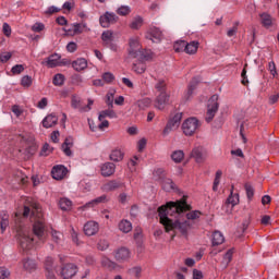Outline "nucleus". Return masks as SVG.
I'll return each mask as SVG.
<instances>
[{
	"instance_id": "f257e3e1",
	"label": "nucleus",
	"mask_w": 279,
	"mask_h": 279,
	"mask_svg": "<svg viewBox=\"0 0 279 279\" xmlns=\"http://www.w3.org/2000/svg\"><path fill=\"white\" fill-rule=\"evenodd\" d=\"M191 208V205L186 204V198L183 197L178 202H170L165 206L158 208L160 223L165 227L166 231L179 230L182 236H189V230H191V221L184 220L182 217L184 213Z\"/></svg>"
},
{
	"instance_id": "f03ea898",
	"label": "nucleus",
	"mask_w": 279,
	"mask_h": 279,
	"mask_svg": "<svg viewBox=\"0 0 279 279\" xmlns=\"http://www.w3.org/2000/svg\"><path fill=\"white\" fill-rule=\"evenodd\" d=\"M219 111V95L215 94L213 95L207 105V113H206V122L210 123L213 119H215V116Z\"/></svg>"
},
{
	"instance_id": "7ed1b4c3",
	"label": "nucleus",
	"mask_w": 279,
	"mask_h": 279,
	"mask_svg": "<svg viewBox=\"0 0 279 279\" xmlns=\"http://www.w3.org/2000/svg\"><path fill=\"white\" fill-rule=\"evenodd\" d=\"M197 128H199V120L196 118H189L182 124L183 134H185V136H193V134L197 132Z\"/></svg>"
},
{
	"instance_id": "20e7f679",
	"label": "nucleus",
	"mask_w": 279,
	"mask_h": 279,
	"mask_svg": "<svg viewBox=\"0 0 279 279\" xmlns=\"http://www.w3.org/2000/svg\"><path fill=\"white\" fill-rule=\"evenodd\" d=\"M182 122V113H175L172 118H170L163 129V136H168L173 130H178L180 128V123Z\"/></svg>"
},
{
	"instance_id": "39448f33",
	"label": "nucleus",
	"mask_w": 279,
	"mask_h": 279,
	"mask_svg": "<svg viewBox=\"0 0 279 279\" xmlns=\"http://www.w3.org/2000/svg\"><path fill=\"white\" fill-rule=\"evenodd\" d=\"M113 256L117 263H128V260H130L132 257V252L126 246H119L113 252Z\"/></svg>"
},
{
	"instance_id": "423d86ee",
	"label": "nucleus",
	"mask_w": 279,
	"mask_h": 279,
	"mask_svg": "<svg viewBox=\"0 0 279 279\" xmlns=\"http://www.w3.org/2000/svg\"><path fill=\"white\" fill-rule=\"evenodd\" d=\"M131 58H137L140 62H149L154 58V52L149 49L140 48L138 51H131Z\"/></svg>"
},
{
	"instance_id": "0eeeda50",
	"label": "nucleus",
	"mask_w": 279,
	"mask_h": 279,
	"mask_svg": "<svg viewBox=\"0 0 279 279\" xmlns=\"http://www.w3.org/2000/svg\"><path fill=\"white\" fill-rule=\"evenodd\" d=\"M191 158H194L195 162L198 165L206 162V159L208 158V151H206V148L197 146L192 149Z\"/></svg>"
},
{
	"instance_id": "6e6552de",
	"label": "nucleus",
	"mask_w": 279,
	"mask_h": 279,
	"mask_svg": "<svg viewBox=\"0 0 279 279\" xmlns=\"http://www.w3.org/2000/svg\"><path fill=\"white\" fill-rule=\"evenodd\" d=\"M117 21H119V16L108 11L105 12V14L99 17V23L101 27H105V28L110 27V25H113V23H117Z\"/></svg>"
},
{
	"instance_id": "1a4fd4ad",
	"label": "nucleus",
	"mask_w": 279,
	"mask_h": 279,
	"mask_svg": "<svg viewBox=\"0 0 279 279\" xmlns=\"http://www.w3.org/2000/svg\"><path fill=\"white\" fill-rule=\"evenodd\" d=\"M77 274V266L75 264H66L61 268L60 276L63 279H71Z\"/></svg>"
},
{
	"instance_id": "9d476101",
	"label": "nucleus",
	"mask_w": 279,
	"mask_h": 279,
	"mask_svg": "<svg viewBox=\"0 0 279 279\" xmlns=\"http://www.w3.org/2000/svg\"><path fill=\"white\" fill-rule=\"evenodd\" d=\"M33 232L39 241H43L45 239V221L36 220L33 225Z\"/></svg>"
},
{
	"instance_id": "9b49d317",
	"label": "nucleus",
	"mask_w": 279,
	"mask_h": 279,
	"mask_svg": "<svg viewBox=\"0 0 279 279\" xmlns=\"http://www.w3.org/2000/svg\"><path fill=\"white\" fill-rule=\"evenodd\" d=\"M66 173H69V170L63 165L54 166L51 170L53 180H64Z\"/></svg>"
},
{
	"instance_id": "f8f14e48",
	"label": "nucleus",
	"mask_w": 279,
	"mask_h": 279,
	"mask_svg": "<svg viewBox=\"0 0 279 279\" xmlns=\"http://www.w3.org/2000/svg\"><path fill=\"white\" fill-rule=\"evenodd\" d=\"M97 232H99V223H97L96 221H87L84 225V233L86 234V236H95Z\"/></svg>"
},
{
	"instance_id": "ddd939ff",
	"label": "nucleus",
	"mask_w": 279,
	"mask_h": 279,
	"mask_svg": "<svg viewBox=\"0 0 279 279\" xmlns=\"http://www.w3.org/2000/svg\"><path fill=\"white\" fill-rule=\"evenodd\" d=\"M61 58L62 56L52 53L46 59V61H43L41 64H46L48 69H56V66H59Z\"/></svg>"
},
{
	"instance_id": "4468645a",
	"label": "nucleus",
	"mask_w": 279,
	"mask_h": 279,
	"mask_svg": "<svg viewBox=\"0 0 279 279\" xmlns=\"http://www.w3.org/2000/svg\"><path fill=\"white\" fill-rule=\"evenodd\" d=\"M100 171L104 178H110V175H114V172L117 171V166L108 161L101 166Z\"/></svg>"
},
{
	"instance_id": "2eb2a0df",
	"label": "nucleus",
	"mask_w": 279,
	"mask_h": 279,
	"mask_svg": "<svg viewBox=\"0 0 279 279\" xmlns=\"http://www.w3.org/2000/svg\"><path fill=\"white\" fill-rule=\"evenodd\" d=\"M167 104H169V95L167 94V92L159 93L155 100V107L158 110H165V106H167Z\"/></svg>"
},
{
	"instance_id": "dca6fc26",
	"label": "nucleus",
	"mask_w": 279,
	"mask_h": 279,
	"mask_svg": "<svg viewBox=\"0 0 279 279\" xmlns=\"http://www.w3.org/2000/svg\"><path fill=\"white\" fill-rule=\"evenodd\" d=\"M43 128L46 130H49V128H53V125H58V116L54 113L48 114L44 120H43Z\"/></svg>"
},
{
	"instance_id": "f3484780",
	"label": "nucleus",
	"mask_w": 279,
	"mask_h": 279,
	"mask_svg": "<svg viewBox=\"0 0 279 279\" xmlns=\"http://www.w3.org/2000/svg\"><path fill=\"white\" fill-rule=\"evenodd\" d=\"M146 38L153 40V43H160L162 40V31L158 27H153Z\"/></svg>"
},
{
	"instance_id": "a211bd4d",
	"label": "nucleus",
	"mask_w": 279,
	"mask_h": 279,
	"mask_svg": "<svg viewBox=\"0 0 279 279\" xmlns=\"http://www.w3.org/2000/svg\"><path fill=\"white\" fill-rule=\"evenodd\" d=\"M125 158V153L121 150V148H114L111 150V154L109 155V159L112 162H121Z\"/></svg>"
},
{
	"instance_id": "6ab92c4d",
	"label": "nucleus",
	"mask_w": 279,
	"mask_h": 279,
	"mask_svg": "<svg viewBox=\"0 0 279 279\" xmlns=\"http://www.w3.org/2000/svg\"><path fill=\"white\" fill-rule=\"evenodd\" d=\"M260 24L265 29H269V27H272L274 25V17L269 13H262L259 14Z\"/></svg>"
},
{
	"instance_id": "aec40b11",
	"label": "nucleus",
	"mask_w": 279,
	"mask_h": 279,
	"mask_svg": "<svg viewBox=\"0 0 279 279\" xmlns=\"http://www.w3.org/2000/svg\"><path fill=\"white\" fill-rule=\"evenodd\" d=\"M198 84H199V81H197L196 77L192 78V81L190 82V84L187 86V90L184 93V99L186 101H189V99H191V97H193V93H194L195 88H197Z\"/></svg>"
},
{
	"instance_id": "412c9836",
	"label": "nucleus",
	"mask_w": 279,
	"mask_h": 279,
	"mask_svg": "<svg viewBox=\"0 0 279 279\" xmlns=\"http://www.w3.org/2000/svg\"><path fill=\"white\" fill-rule=\"evenodd\" d=\"M71 147H73V137L69 136L64 140L63 144L61 145V149L63 154L71 157L73 156V151L71 150Z\"/></svg>"
},
{
	"instance_id": "4be33fe9",
	"label": "nucleus",
	"mask_w": 279,
	"mask_h": 279,
	"mask_svg": "<svg viewBox=\"0 0 279 279\" xmlns=\"http://www.w3.org/2000/svg\"><path fill=\"white\" fill-rule=\"evenodd\" d=\"M197 49H199V41L194 40L185 44L184 52L189 56H195V53H197Z\"/></svg>"
},
{
	"instance_id": "5701e85b",
	"label": "nucleus",
	"mask_w": 279,
	"mask_h": 279,
	"mask_svg": "<svg viewBox=\"0 0 279 279\" xmlns=\"http://www.w3.org/2000/svg\"><path fill=\"white\" fill-rule=\"evenodd\" d=\"M121 187H123V183L117 180L109 181L102 186L104 191H107V192L117 191L118 189H121Z\"/></svg>"
},
{
	"instance_id": "b1692460",
	"label": "nucleus",
	"mask_w": 279,
	"mask_h": 279,
	"mask_svg": "<svg viewBox=\"0 0 279 279\" xmlns=\"http://www.w3.org/2000/svg\"><path fill=\"white\" fill-rule=\"evenodd\" d=\"M87 66H88V62L84 58L77 59L72 62V69H74V71H77V72L84 71V69H86Z\"/></svg>"
},
{
	"instance_id": "393cba45",
	"label": "nucleus",
	"mask_w": 279,
	"mask_h": 279,
	"mask_svg": "<svg viewBox=\"0 0 279 279\" xmlns=\"http://www.w3.org/2000/svg\"><path fill=\"white\" fill-rule=\"evenodd\" d=\"M226 243V236L221 231H215L213 233L211 245H223Z\"/></svg>"
},
{
	"instance_id": "a878e982",
	"label": "nucleus",
	"mask_w": 279,
	"mask_h": 279,
	"mask_svg": "<svg viewBox=\"0 0 279 279\" xmlns=\"http://www.w3.org/2000/svg\"><path fill=\"white\" fill-rule=\"evenodd\" d=\"M119 231L123 232L124 234H128V232H132V222L129 220H121L118 225Z\"/></svg>"
},
{
	"instance_id": "bb28decb",
	"label": "nucleus",
	"mask_w": 279,
	"mask_h": 279,
	"mask_svg": "<svg viewBox=\"0 0 279 279\" xmlns=\"http://www.w3.org/2000/svg\"><path fill=\"white\" fill-rule=\"evenodd\" d=\"M106 117H108L109 119H117V112H114V110H112V108L102 110L98 116V120L104 121L106 119Z\"/></svg>"
},
{
	"instance_id": "cd10ccee",
	"label": "nucleus",
	"mask_w": 279,
	"mask_h": 279,
	"mask_svg": "<svg viewBox=\"0 0 279 279\" xmlns=\"http://www.w3.org/2000/svg\"><path fill=\"white\" fill-rule=\"evenodd\" d=\"M71 106L74 110H80L82 112V109L84 108V105L82 104V98H80L77 95H72Z\"/></svg>"
},
{
	"instance_id": "c85d7f7f",
	"label": "nucleus",
	"mask_w": 279,
	"mask_h": 279,
	"mask_svg": "<svg viewBox=\"0 0 279 279\" xmlns=\"http://www.w3.org/2000/svg\"><path fill=\"white\" fill-rule=\"evenodd\" d=\"M23 268L25 269V271H36V262H34L33 259L26 258L23 262Z\"/></svg>"
},
{
	"instance_id": "c756f323",
	"label": "nucleus",
	"mask_w": 279,
	"mask_h": 279,
	"mask_svg": "<svg viewBox=\"0 0 279 279\" xmlns=\"http://www.w3.org/2000/svg\"><path fill=\"white\" fill-rule=\"evenodd\" d=\"M132 71L138 75H142V73L147 71V65L143 61H138L137 63H133Z\"/></svg>"
},
{
	"instance_id": "7c9ffc66",
	"label": "nucleus",
	"mask_w": 279,
	"mask_h": 279,
	"mask_svg": "<svg viewBox=\"0 0 279 279\" xmlns=\"http://www.w3.org/2000/svg\"><path fill=\"white\" fill-rule=\"evenodd\" d=\"M129 45V56H132V51H138L141 49V41H138V38H131Z\"/></svg>"
},
{
	"instance_id": "2f4dec72",
	"label": "nucleus",
	"mask_w": 279,
	"mask_h": 279,
	"mask_svg": "<svg viewBox=\"0 0 279 279\" xmlns=\"http://www.w3.org/2000/svg\"><path fill=\"white\" fill-rule=\"evenodd\" d=\"M59 207L64 211L71 210V208H73V202H71L69 198H60Z\"/></svg>"
},
{
	"instance_id": "473e14b6",
	"label": "nucleus",
	"mask_w": 279,
	"mask_h": 279,
	"mask_svg": "<svg viewBox=\"0 0 279 279\" xmlns=\"http://www.w3.org/2000/svg\"><path fill=\"white\" fill-rule=\"evenodd\" d=\"M173 49L175 53H182L186 49V40H177L173 44Z\"/></svg>"
},
{
	"instance_id": "72a5a7b5",
	"label": "nucleus",
	"mask_w": 279,
	"mask_h": 279,
	"mask_svg": "<svg viewBox=\"0 0 279 279\" xmlns=\"http://www.w3.org/2000/svg\"><path fill=\"white\" fill-rule=\"evenodd\" d=\"M171 159L173 160V162H175L177 165H180V162H182V160H184V150H174L171 154Z\"/></svg>"
},
{
	"instance_id": "f704fd0d",
	"label": "nucleus",
	"mask_w": 279,
	"mask_h": 279,
	"mask_svg": "<svg viewBox=\"0 0 279 279\" xmlns=\"http://www.w3.org/2000/svg\"><path fill=\"white\" fill-rule=\"evenodd\" d=\"M162 189L167 193H169L170 191H175V183L171 179H165L162 181Z\"/></svg>"
},
{
	"instance_id": "c9c22d12",
	"label": "nucleus",
	"mask_w": 279,
	"mask_h": 279,
	"mask_svg": "<svg viewBox=\"0 0 279 279\" xmlns=\"http://www.w3.org/2000/svg\"><path fill=\"white\" fill-rule=\"evenodd\" d=\"M143 27V17L141 15H136L130 24L131 29H141Z\"/></svg>"
},
{
	"instance_id": "e433bc0d",
	"label": "nucleus",
	"mask_w": 279,
	"mask_h": 279,
	"mask_svg": "<svg viewBox=\"0 0 279 279\" xmlns=\"http://www.w3.org/2000/svg\"><path fill=\"white\" fill-rule=\"evenodd\" d=\"M108 202V196L106 194L98 196L97 198L93 199L92 202L87 203L85 206L90 208V206H95V204H106Z\"/></svg>"
},
{
	"instance_id": "4c0bfd02",
	"label": "nucleus",
	"mask_w": 279,
	"mask_h": 279,
	"mask_svg": "<svg viewBox=\"0 0 279 279\" xmlns=\"http://www.w3.org/2000/svg\"><path fill=\"white\" fill-rule=\"evenodd\" d=\"M101 40L104 41L105 45H108L109 43H112L114 40V37L112 36L111 31H105L101 34Z\"/></svg>"
},
{
	"instance_id": "58836bf2",
	"label": "nucleus",
	"mask_w": 279,
	"mask_h": 279,
	"mask_svg": "<svg viewBox=\"0 0 279 279\" xmlns=\"http://www.w3.org/2000/svg\"><path fill=\"white\" fill-rule=\"evenodd\" d=\"M51 236L54 243H62V240L64 239V234L58 230H52Z\"/></svg>"
},
{
	"instance_id": "ea45409f",
	"label": "nucleus",
	"mask_w": 279,
	"mask_h": 279,
	"mask_svg": "<svg viewBox=\"0 0 279 279\" xmlns=\"http://www.w3.org/2000/svg\"><path fill=\"white\" fill-rule=\"evenodd\" d=\"M106 104L109 108H114V90H109L106 95Z\"/></svg>"
},
{
	"instance_id": "a19ab883",
	"label": "nucleus",
	"mask_w": 279,
	"mask_h": 279,
	"mask_svg": "<svg viewBox=\"0 0 279 279\" xmlns=\"http://www.w3.org/2000/svg\"><path fill=\"white\" fill-rule=\"evenodd\" d=\"M226 204H230L232 208H234V206H236V204H239V194H233L231 192V194L229 195V197L227 198Z\"/></svg>"
},
{
	"instance_id": "79ce46f5",
	"label": "nucleus",
	"mask_w": 279,
	"mask_h": 279,
	"mask_svg": "<svg viewBox=\"0 0 279 279\" xmlns=\"http://www.w3.org/2000/svg\"><path fill=\"white\" fill-rule=\"evenodd\" d=\"M155 88L158 93H167V82L165 80H158V82L155 85Z\"/></svg>"
},
{
	"instance_id": "37998d69",
	"label": "nucleus",
	"mask_w": 279,
	"mask_h": 279,
	"mask_svg": "<svg viewBox=\"0 0 279 279\" xmlns=\"http://www.w3.org/2000/svg\"><path fill=\"white\" fill-rule=\"evenodd\" d=\"M234 255V247L227 251V253L223 255V263H226V267L232 263V256Z\"/></svg>"
},
{
	"instance_id": "c03bdc74",
	"label": "nucleus",
	"mask_w": 279,
	"mask_h": 279,
	"mask_svg": "<svg viewBox=\"0 0 279 279\" xmlns=\"http://www.w3.org/2000/svg\"><path fill=\"white\" fill-rule=\"evenodd\" d=\"M54 86H64V74H56L52 78Z\"/></svg>"
},
{
	"instance_id": "a18cd8bd",
	"label": "nucleus",
	"mask_w": 279,
	"mask_h": 279,
	"mask_svg": "<svg viewBox=\"0 0 279 279\" xmlns=\"http://www.w3.org/2000/svg\"><path fill=\"white\" fill-rule=\"evenodd\" d=\"M101 77L105 84H112L114 82V74L112 72H105Z\"/></svg>"
},
{
	"instance_id": "49530a36",
	"label": "nucleus",
	"mask_w": 279,
	"mask_h": 279,
	"mask_svg": "<svg viewBox=\"0 0 279 279\" xmlns=\"http://www.w3.org/2000/svg\"><path fill=\"white\" fill-rule=\"evenodd\" d=\"M149 106H151V99L149 98H144L137 101V107L141 110H145V108H149Z\"/></svg>"
},
{
	"instance_id": "de8ad7c7",
	"label": "nucleus",
	"mask_w": 279,
	"mask_h": 279,
	"mask_svg": "<svg viewBox=\"0 0 279 279\" xmlns=\"http://www.w3.org/2000/svg\"><path fill=\"white\" fill-rule=\"evenodd\" d=\"M45 270L46 271H56V266L53 265V259L51 257L46 258Z\"/></svg>"
},
{
	"instance_id": "09e8293b",
	"label": "nucleus",
	"mask_w": 279,
	"mask_h": 279,
	"mask_svg": "<svg viewBox=\"0 0 279 279\" xmlns=\"http://www.w3.org/2000/svg\"><path fill=\"white\" fill-rule=\"evenodd\" d=\"M130 12H132V9H130L129 5H122L117 10V14H119V16H128Z\"/></svg>"
},
{
	"instance_id": "8fccbe9b",
	"label": "nucleus",
	"mask_w": 279,
	"mask_h": 279,
	"mask_svg": "<svg viewBox=\"0 0 279 279\" xmlns=\"http://www.w3.org/2000/svg\"><path fill=\"white\" fill-rule=\"evenodd\" d=\"M102 266L107 269H117V263L110 260L108 257L102 258Z\"/></svg>"
},
{
	"instance_id": "3c124183",
	"label": "nucleus",
	"mask_w": 279,
	"mask_h": 279,
	"mask_svg": "<svg viewBox=\"0 0 279 279\" xmlns=\"http://www.w3.org/2000/svg\"><path fill=\"white\" fill-rule=\"evenodd\" d=\"M33 84V80H32V76L29 75H25L22 77L21 80V85L24 87V88H29Z\"/></svg>"
},
{
	"instance_id": "603ef678",
	"label": "nucleus",
	"mask_w": 279,
	"mask_h": 279,
	"mask_svg": "<svg viewBox=\"0 0 279 279\" xmlns=\"http://www.w3.org/2000/svg\"><path fill=\"white\" fill-rule=\"evenodd\" d=\"M129 274L131 276H135L136 278H141V274H143V268L141 266H135L129 269Z\"/></svg>"
},
{
	"instance_id": "864d4df0",
	"label": "nucleus",
	"mask_w": 279,
	"mask_h": 279,
	"mask_svg": "<svg viewBox=\"0 0 279 279\" xmlns=\"http://www.w3.org/2000/svg\"><path fill=\"white\" fill-rule=\"evenodd\" d=\"M199 215H202V211L199 210H194V211H190L185 215L186 219L189 221H193L195 219H199Z\"/></svg>"
},
{
	"instance_id": "5fc2aeb1",
	"label": "nucleus",
	"mask_w": 279,
	"mask_h": 279,
	"mask_svg": "<svg viewBox=\"0 0 279 279\" xmlns=\"http://www.w3.org/2000/svg\"><path fill=\"white\" fill-rule=\"evenodd\" d=\"M244 189L247 199H252V197H254V186H252L250 183H245Z\"/></svg>"
},
{
	"instance_id": "6e6d98bb",
	"label": "nucleus",
	"mask_w": 279,
	"mask_h": 279,
	"mask_svg": "<svg viewBox=\"0 0 279 279\" xmlns=\"http://www.w3.org/2000/svg\"><path fill=\"white\" fill-rule=\"evenodd\" d=\"M25 71V66L23 64H16L11 69V73L13 75H21Z\"/></svg>"
},
{
	"instance_id": "4d7b16f0",
	"label": "nucleus",
	"mask_w": 279,
	"mask_h": 279,
	"mask_svg": "<svg viewBox=\"0 0 279 279\" xmlns=\"http://www.w3.org/2000/svg\"><path fill=\"white\" fill-rule=\"evenodd\" d=\"M2 33L4 34V36H7V38H10V36H12V27L10 26V24L3 23Z\"/></svg>"
},
{
	"instance_id": "13d9d810",
	"label": "nucleus",
	"mask_w": 279,
	"mask_h": 279,
	"mask_svg": "<svg viewBox=\"0 0 279 279\" xmlns=\"http://www.w3.org/2000/svg\"><path fill=\"white\" fill-rule=\"evenodd\" d=\"M247 66V64L244 65L242 73H241V77H242V84L243 86H247V84H250V80H247V70L245 69Z\"/></svg>"
},
{
	"instance_id": "bf43d9fd",
	"label": "nucleus",
	"mask_w": 279,
	"mask_h": 279,
	"mask_svg": "<svg viewBox=\"0 0 279 279\" xmlns=\"http://www.w3.org/2000/svg\"><path fill=\"white\" fill-rule=\"evenodd\" d=\"M268 71L272 77H276L278 75V71L276 70V62L270 61L268 63Z\"/></svg>"
},
{
	"instance_id": "052dcab7",
	"label": "nucleus",
	"mask_w": 279,
	"mask_h": 279,
	"mask_svg": "<svg viewBox=\"0 0 279 279\" xmlns=\"http://www.w3.org/2000/svg\"><path fill=\"white\" fill-rule=\"evenodd\" d=\"M66 51H69L70 53H75V51H77V44L75 41H70L66 45Z\"/></svg>"
},
{
	"instance_id": "680f3d73",
	"label": "nucleus",
	"mask_w": 279,
	"mask_h": 279,
	"mask_svg": "<svg viewBox=\"0 0 279 279\" xmlns=\"http://www.w3.org/2000/svg\"><path fill=\"white\" fill-rule=\"evenodd\" d=\"M8 226H10V220L8 219V215L4 214L1 220V232H4Z\"/></svg>"
},
{
	"instance_id": "e2e57ef3",
	"label": "nucleus",
	"mask_w": 279,
	"mask_h": 279,
	"mask_svg": "<svg viewBox=\"0 0 279 279\" xmlns=\"http://www.w3.org/2000/svg\"><path fill=\"white\" fill-rule=\"evenodd\" d=\"M43 29H45V24L37 22L32 26V31L36 32V33H40L43 32Z\"/></svg>"
},
{
	"instance_id": "0e129e2a",
	"label": "nucleus",
	"mask_w": 279,
	"mask_h": 279,
	"mask_svg": "<svg viewBox=\"0 0 279 279\" xmlns=\"http://www.w3.org/2000/svg\"><path fill=\"white\" fill-rule=\"evenodd\" d=\"M60 12V9H58L54 5L49 7L46 11L45 14H48V16H51V14H58Z\"/></svg>"
},
{
	"instance_id": "69168bd1",
	"label": "nucleus",
	"mask_w": 279,
	"mask_h": 279,
	"mask_svg": "<svg viewBox=\"0 0 279 279\" xmlns=\"http://www.w3.org/2000/svg\"><path fill=\"white\" fill-rule=\"evenodd\" d=\"M47 151H53V148H51V146L46 143L41 148L40 156H49Z\"/></svg>"
},
{
	"instance_id": "338daca9",
	"label": "nucleus",
	"mask_w": 279,
	"mask_h": 279,
	"mask_svg": "<svg viewBox=\"0 0 279 279\" xmlns=\"http://www.w3.org/2000/svg\"><path fill=\"white\" fill-rule=\"evenodd\" d=\"M11 272L8 268L2 267L1 269V279H10Z\"/></svg>"
},
{
	"instance_id": "774afa93",
	"label": "nucleus",
	"mask_w": 279,
	"mask_h": 279,
	"mask_svg": "<svg viewBox=\"0 0 279 279\" xmlns=\"http://www.w3.org/2000/svg\"><path fill=\"white\" fill-rule=\"evenodd\" d=\"M193 279H204V274L202 272V270L194 269Z\"/></svg>"
}]
</instances>
